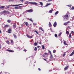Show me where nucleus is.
<instances>
[{
	"label": "nucleus",
	"mask_w": 74,
	"mask_h": 74,
	"mask_svg": "<svg viewBox=\"0 0 74 74\" xmlns=\"http://www.w3.org/2000/svg\"><path fill=\"white\" fill-rule=\"evenodd\" d=\"M26 2L25 3V4H29V3L31 4H32L33 5H36L37 4V3H35V2H28V1H26Z\"/></svg>",
	"instance_id": "obj_1"
},
{
	"label": "nucleus",
	"mask_w": 74,
	"mask_h": 74,
	"mask_svg": "<svg viewBox=\"0 0 74 74\" xmlns=\"http://www.w3.org/2000/svg\"><path fill=\"white\" fill-rule=\"evenodd\" d=\"M69 15H65L64 16V19H66L68 20L69 19Z\"/></svg>",
	"instance_id": "obj_2"
},
{
	"label": "nucleus",
	"mask_w": 74,
	"mask_h": 74,
	"mask_svg": "<svg viewBox=\"0 0 74 74\" xmlns=\"http://www.w3.org/2000/svg\"><path fill=\"white\" fill-rule=\"evenodd\" d=\"M23 5V4H19V5H12V6H18V7H20V8H21L22 7V6H20L19 5Z\"/></svg>",
	"instance_id": "obj_3"
},
{
	"label": "nucleus",
	"mask_w": 74,
	"mask_h": 74,
	"mask_svg": "<svg viewBox=\"0 0 74 74\" xmlns=\"http://www.w3.org/2000/svg\"><path fill=\"white\" fill-rule=\"evenodd\" d=\"M70 23V21H68L67 22H66L64 23V25L66 26L67 25H68L69 23Z\"/></svg>",
	"instance_id": "obj_4"
},
{
	"label": "nucleus",
	"mask_w": 74,
	"mask_h": 74,
	"mask_svg": "<svg viewBox=\"0 0 74 74\" xmlns=\"http://www.w3.org/2000/svg\"><path fill=\"white\" fill-rule=\"evenodd\" d=\"M27 12H33V10L32 9H30L29 10H27L26 11Z\"/></svg>",
	"instance_id": "obj_5"
},
{
	"label": "nucleus",
	"mask_w": 74,
	"mask_h": 74,
	"mask_svg": "<svg viewBox=\"0 0 74 74\" xmlns=\"http://www.w3.org/2000/svg\"><path fill=\"white\" fill-rule=\"evenodd\" d=\"M12 29H9L8 30V33H10L12 32Z\"/></svg>",
	"instance_id": "obj_6"
},
{
	"label": "nucleus",
	"mask_w": 74,
	"mask_h": 74,
	"mask_svg": "<svg viewBox=\"0 0 74 74\" xmlns=\"http://www.w3.org/2000/svg\"><path fill=\"white\" fill-rule=\"evenodd\" d=\"M2 12L3 13L5 14L9 13V12H8V11H4L3 12Z\"/></svg>",
	"instance_id": "obj_7"
},
{
	"label": "nucleus",
	"mask_w": 74,
	"mask_h": 74,
	"mask_svg": "<svg viewBox=\"0 0 74 74\" xmlns=\"http://www.w3.org/2000/svg\"><path fill=\"white\" fill-rule=\"evenodd\" d=\"M57 25V23L56 22H55L53 24V26L54 27H55Z\"/></svg>",
	"instance_id": "obj_8"
},
{
	"label": "nucleus",
	"mask_w": 74,
	"mask_h": 74,
	"mask_svg": "<svg viewBox=\"0 0 74 74\" xmlns=\"http://www.w3.org/2000/svg\"><path fill=\"white\" fill-rule=\"evenodd\" d=\"M50 59L52 60H53V57L52 55V54L50 56Z\"/></svg>",
	"instance_id": "obj_9"
},
{
	"label": "nucleus",
	"mask_w": 74,
	"mask_h": 74,
	"mask_svg": "<svg viewBox=\"0 0 74 74\" xmlns=\"http://www.w3.org/2000/svg\"><path fill=\"white\" fill-rule=\"evenodd\" d=\"M68 67H69V65H68L67 66L65 67L64 68V69L65 70H68Z\"/></svg>",
	"instance_id": "obj_10"
},
{
	"label": "nucleus",
	"mask_w": 74,
	"mask_h": 74,
	"mask_svg": "<svg viewBox=\"0 0 74 74\" xmlns=\"http://www.w3.org/2000/svg\"><path fill=\"white\" fill-rule=\"evenodd\" d=\"M39 29H40L42 32H44V30H43V29H42V27H39Z\"/></svg>",
	"instance_id": "obj_11"
},
{
	"label": "nucleus",
	"mask_w": 74,
	"mask_h": 74,
	"mask_svg": "<svg viewBox=\"0 0 74 74\" xmlns=\"http://www.w3.org/2000/svg\"><path fill=\"white\" fill-rule=\"evenodd\" d=\"M39 29H40L42 32H44V30H43V29H42V27H39Z\"/></svg>",
	"instance_id": "obj_12"
},
{
	"label": "nucleus",
	"mask_w": 74,
	"mask_h": 74,
	"mask_svg": "<svg viewBox=\"0 0 74 74\" xmlns=\"http://www.w3.org/2000/svg\"><path fill=\"white\" fill-rule=\"evenodd\" d=\"M74 54V50L72 52L71 54L69 55V56H71L73 55Z\"/></svg>",
	"instance_id": "obj_13"
},
{
	"label": "nucleus",
	"mask_w": 74,
	"mask_h": 74,
	"mask_svg": "<svg viewBox=\"0 0 74 74\" xmlns=\"http://www.w3.org/2000/svg\"><path fill=\"white\" fill-rule=\"evenodd\" d=\"M6 51H8L11 52H14V51H13V50H6Z\"/></svg>",
	"instance_id": "obj_14"
},
{
	"label": "nucleus",
	"mask_w": 74,
	"mask_h": 74,
	"mask_svg": "<svg viewBox=\"0 0 74 74\" xmlns=\"http://www.w3.org/2000/svg\"><path fill=\"white\" fill-rule=\"evenodd\" d=\"M64 45H67V44L66 43V41L64 40Z\"/></svg>",
	"instance_id": "obj_15"
},
{
	"label": "nucleus",
	"mask_w": 74,
	"mask_h": 74,
	"mask_svg": "<svg viewBox=\"0 0 74 74\" xmlns=\"http://www.w3.org/2000/svg\"><path fill=\"white\" fill-rule=\"evenodd\" d=\"M49 27H51L52 26V25H51V23L50 22H49Z\"/></svg>",
	"instance_id": "obj_16"
},
{
	"label": "nucleus",
	"mask_w": 74,
	"mask_h": 74,
	"mask_svg": "<svg viewBox=\"0 0 74 74\" xmlns=\"http://www.w3.org/2000/svg\"><path fill=\"white\" fill-rule=\"evenodd\" d=\"M53 11V10H50L49 12L50 13H52V12Z\"/></svg>",
	"instance_id": "obj_17"
},
{
	"label": "nucleus",
	"mask_w": 74,
	"mask_h": 74,
	"mask_svg": "<svg viewBox=\"0 0 74 74\" xmlns=\"http://www.w3.org/2000/svg\"><path fill=\"white\" fill-rule=\"evenodd\" d=\"M5 6H1L0 7V9H3L5 8Z\"/></svg>",
	"instance_id": "obj_18"
},
{
	"label": "nucleus",
	"mask_w": 74,
	"mask_h": 74,
	"mask_svg": "<svg viewBox=\"0 0 74 74\" xmlns=\"http://www.w3.org/2000/svg\"><path fill=\"white\" fill-rule=\"evenodd\" d=\"M28 22H25V25H26V26H28Z\"/></svg>",
	"instance_id": "obj_19"
},
{
	"label": "nucleus",
	"mask_w": 74,
	"mask_h": 74,
	"mask_svg": "<svg viewBox=\"0 0 74 74\" xmlns=\"http://www.w3.org/2000/svg\"><path fill=\"white\" fill-rule=\"evenodd\" d=\"M7 21L8 23H10L11 22V21L10 20H8Z\"/></svg>",
	"instance_id": "obj_20"
},
{
	"label": "nucleus",
	"mask_w": 74,
	"mask_h": 74,
	"mask_svg": "<svg viewBox=\"0 0 74 74\" xmlns=\"http://www.w3.org/2000/svg\"><path fill=\"white\" fill-rule=\"evenodd\" d=\"M13 35L15 38H17V36L15 34H13Z\"/></svg>",
	"instance_id": "obj_21"
},
{
	"label": "nucleus",
	"mask_w": 74,
	"mask_h": 74,
	"mask_svg": "<svg viewBox=\"0 0 74 74\" xmlns=\"http://www.w3.org/2000/svg\"><path fill=\"white\" fill-rule=\"evenodd\" d=\"M6 42L7 44H8V45H9L10 44V42L8 41V40H7Z\"/></svg>",
	"instance_id": "obj_22"
},
{
	"label": "nucleus",
	"mask_w": 74,
	"mask_h": 74,
	"mask_svg": "<svg viewBox=\"0 0 74 74\" xmlns=\"http://www.w3.org/2000/svg\"><path fill=\"white\" fill-rule=\"evenodd\" d=\"M13 27L14 28H16V25L15 24L14 25H13Z\"/></svg>",
	"instance_id": "obj_23"
},
{
	"label": "nucleus",
	"mask_w": 74,
	"mask_h": 74,
	"mask_svg": "<svg viewBox=\"0 0 74 74\" xmlns=\"http://www.w3.org/2000/svg\"><path fill=\"white\" fill-rule=\"evenodd\" d=\"M69 38H71L72 37V35L71 33L69 34Z\"/></svg>",
	"instance_id": "obj_24"
},
{
	"label": "nucleus",
	"mask_w": 74,
	"mask_h": 74,
	"mask_svg": "<svg viewBox=\"0 0 74 74\" xmlns=\"http://www.w3.org/2000/svg\"><path fill=\"white\" fill-rule=\"evenodd\" d=\"M59 12L58 11H57L55 13V15H57V14L58 13H59Z\"/></svg>",
	"instance_id": "obj_25"
},
{
	"label": "nucleus",
	"mask_w": 74,
	"mask_h": 74,
	"mask_svg": "<svg viewBox=\"0 0 74 74\" xmlns=\"http://www.w3.org/2000/svg\"><path fill=\"white\" fill-rule=\"evenodd\" d=\"M37 50V47H35V48L34 49V50L35 51H36Z\"/></svg>",
	"instance_id": "obj_26"
},
{
	"label": "nucleus",
	"mask_w": 74,
	"mask_h": 74,
	"mask_svg": "<svg viewBox=\"0 0 74 74\" xmlns=\"http://www.w3.org/2000/svg\"><path fill=\"white\" fill-rule=\"evenodd\" d=\"M66 52H64L63 54V56L64 57L65 56Z\"/></svg>",
	"instance_id": "obj_27"
},
{
	"label": "nucleus",
	"mask_w": 74,
	"mask_h": 74,
	"mask_svg": "<svg viewBox=\"0 0 74 74\" xmlns=\"http://www.w3.org/2000/svg\"><path fill=\"white\" fill-rule=\"evenodd\" d=\"M34 45L35 46H37L38 45V44L37 42H35L34 43Z\"/></svg>",
	"instance_id": "obj_28"
},
{
	"label": "nucleus",
	"mask_w": 74,
	"mask_h": 74,
	"mask_svg": "<svg viewBox=\"0 0 74 74\" xmlns=\"http://www.w3.org/2000/svg\"><path fill=\"white\" fill-rule=\"evenodd\" d=\"M39 3L40 4V5L41 6H42L43 5V4L41 2H40Z\"/></svg>",
	"instance_id": "obj_29"
},
{
	"label": "nucleus",
	"mask_w": 74,
	"mask_h": 74,
	"mask_svg": "<svg viewBox=\"0 0 74 74\" xmlns=\"http://www.w3.org/2000/svg\"><path fill=\"white\" fill-rule=\"evenodd\" d=\"M42 49H45V46L44 45H42Z\"/></svg>",
	"instance_id": "obj_30"
},
{
	"label": "nucleus",
	"mask_w": 74,
	"mask_h": 74,
	"mask_svg": "<svg viewBox=\"0 0 74 74\" xmlns=\"http://www.w3.org/2000/svg\"><path fill=\"white\" fill-rule=\"evenodd\" d=\"M51 5V3H49L46 5L45 6L46 7H47L48 6L50 5Z\"/></svg>",
	"instance_id": "obj_31"
},
{
	"label": "nucleus",
	"mask_w": 74,
	"mask_h": 74,
	"mask_svg": "<svg viewBox=\"0 0 74 74\" xmlns=\"http://www.w3.org/2000/svg\"><path fill=\"white\" fill-rule=\"evenodd\" d=\"M56 50H53V52L54 53H56Z\"/></svg>",
	"instance_id": "obj_32"
},
{
	"label": "nucleus",
	"mask_w": 74,
	"mask_h": 74,
	"mask_svg": "<svg viewBox=\"0 0 74 74\" xmlns=\"http://www.w3.org/2000/svg\"><path fill=\"white\" fill-rule=\"evenodd\" d=\"M9 26V25H5V27H8Z\"/></svg>",
	"instance_id": "obj_33"
},
{
	"label": "nucleus",
	"mask_w": 74,
	"mask_h": 74,
	"mask_svg": "<svg viewBox=\"0 0 74 74\" xmlns=\"http://www.w3.org/2000/svg\"><path fill=\"white\" fill-rule=\"evenodd\" d=\"M29 20L31 21H32V22H33V20L32 19H31V18L29 19Z\"/></svg>",
	"instance_id": "obj_34"
},
{
	"label": "nucleus",
	"mask_w": 74,
	"mask_h": 74,
	"mask_svg": "<svg viewBox=\"0 0 74 74\" xmlns=\"http://www.w3.org/2000/svg\"><path fill=\"white\" fill-rule=\"evenodd\" d=\"M66 33L68 34H69V32L68 31H66Z\"/></svg>",
	"instance_id": "obj_35"
},
{
	"label": "nucleus",
	"mask_w": 74,
	"mask_h": 74,
	"mask_svg": "<svg viewBox=\"0 0 74 74\" xmlns=\"http://www.w3.org/2000/svg\"><path fill=\"white\" fill-rule=\"evenodd\" d=\"M34 32H36V33L37 34H38V32L37 31H34Z\"/></svg>",
	"instance_id": "obj_36"
},
{
	"label": "nucleus",
	"mask_w": 74,
	"mask_h": 74,
	"mask_svg": "<svg viewBox=\"0 0 74 74\" xmlns=\"http://www.w3.org/2000/svg\"><path fill=\"white\" fill-rule=\"evenodd\" d=\"M55 36L56 37H57V34H55Z\"/></svg>",
	"instance_id": "obj_37"
},
{
	"label": "nucleus",
	"mask_w": 74,
	"mask_h": 74,
	"mask_svg": "<svg viewBox=\"0 0 74 74\" xmlns=\"http://www.w3.org/2000/svg\"><path fill=\"white\" fill-rule=\"evenodd\" d=\"M10 6H13V5H9L8 6L6 7V8H10Z\"/></svg>",
	"instance_id": "obj_38"
},
{
	"label": "nucleus",
	"mask_w": 74,
	"mask_h": 74,
	"mask_svg": "<svg viewBox=\"0 0 74 74\" xmlns=\"http://www.w3.org/2000/svg\"><path fill=\"white\" fill-rule=\"evenodd\" d=\"M14 9H19V8L18 7H15Z\"/></svg>",
	"instance_id": "obj_39"
},
{
	"label": "nucleus",
	"mask_w": 74,
	"mask_h": 74,
	"mask_svg": "<svg viewBox=\"0 0 74 74\" xmlns=\"http://www.w3.org/2000/svg\"><path fill=\"white\" fill-rule=\"evenodd\" d=\"M49 51V53H50L51 55H52L51 53V52L50 51Z\"/></svg>",
	"instance_id": "obj_40"
},
{
	"label": "nucleus",
	"mask_w": 74,
	"mask_h": 74,
	"mask_svg": "<svg viewBox=\"0 0 74 74\" xmlns=\"http://www.w3.org/2000/svg\"><path fill=\"white\" fill-rule=\"evenodd\" d=\"M62 32H60V33L59 34V36H61V35H62Z\"/></svg>",
	"instance_id": "obj_41"
},
{
	"label": "nucleus",
	"mask_w": 74,
	"mask_h": 74,
	"mask_svg": "<svg viewBox=\"0 0 74 74\" xmlns=\"http://www.w3.org/2000/svg\"><path fill=\"white\" fill-rule=\"evenodd\" d=\"M11 43H13L14 42H13V41L12 40H11Z\"/></svg>",
	"instance_id": "obj_42"
},
{
	"label": "nucleus",
	"mask_w": 74,
	"mask_h": 74,
	"mask_svg": "<svg viewBox=\"0 0 74 74\" xmlns=\"http://www.w3.org/2000/svg\"><path fill=\"white\" fill-rule=\"evenodd\" d=\"M27 37L28 38H30V36H29V35H27Z\"/></svg>",
	"instance_id": "obj_43"
},
{
	"label": "nucleus",
	"mask_w": 74,
	"mask_h": 74,
	"mask_svg": "<svg viewBox=\"0 0 74 74\" xmlns=\"http://www.w3.org/2000/svg\"><path fill=\"white\" fill-rule=\"evenodd\" d=\"M71 33L72 34H74V32H73V31H72L71 32Z\"/></svg>",
	"instance_id": "obj_44"
},
{
	"label": "nucleus",
	"mask_w": 74,
	"mask_h": 74,
	"mask_svg": "<svg viewBox=\"0 0 74 74\" xmlns=\"http://www.w3.org/2000/svg\"><path fill=\"white\" fill-rule=\"evenodd\" d=\"M42 56L43 57H44V58H45V55H43Z\"/></svg>",
	"instance_id": "obj_45"
},
{
	"label": "nucleus",
	"mask_w": 74,
	"mask_h": 74,
	"mask_svg": "<svg viewBox=\"0 0 74 74\" xmlns=\"http://www.w3.org/2000/svg\"><path fill=\"white\" fill-rule=\"evenodd\" d=\"M71 9H72V10H74V7H72V8H71Z\"/></svg>",
	"instance_id": "obj_46"
},
{
	"label": "nucleus",
	"mask_w": 74,
	"mask_h": 74,
	"mask_svg": "<svg viewBox=\"0 0 74 74\" xmlns=\"http://www.w3.org/2000/svg\"><path fill=\"white\" fill-rule=\"evenodd\" d=\"M45 55H48L49 54L48 53H44Z\"/></svg>",
	"instance_id": "obj_47"
},
{
	"label": "nucleus",
	"mask_w": 74,
	"mask_h": 74,
	"mask_svg": "<svg viewBox=\"0 0 74 74\" xmlns=\"http://www.w3.org/2000/svg\"><path fill=\"white\" fill-rule=\"evenodd\" d=\"M33 38V36H30V37H29V38Z\"/></svg>",
	"instance_id": "obj_48"
},
{
	"label": "nucleus",
	"mask_w": 74,
	"mask_h": 74,
	"mask_svg": "<svg viewBox=\"0 0 74 74\" xmlns=\"http://www.w3.org/2000/svg\"><path fill=\"white\" fill-rule=\"evenodd\" d=\"M38 70L39 71H41V69L40 68H38Z\"/></svg>",
	"instance_id": "obj_49"
},
{
	"label": "nucleus",
	"mask_w": 74,
	"mask_h": 74,
	"mask_svg": "<svg viewBox=\"0 0 74 74\" xmlns=\"http://www.w3.org/2000/svg\"><path fill=\"white\" fill-rule=\"evenodd\" d=\"M48 0V1L49 2L51 1H52V0Z\"/></svg>",
	"instance_id": "obj_50"
},
{
	"label": "nucleus",
	"mask_w": 74,
	"mask_h": 74,
	"mask_svg": "<svg viewBox=\"0 0 74 74\" xmlns=\"http://www.w3.org/2000/svg\"><path fill=\"white\" fill-rule=\"evenodd\" d=\"M40 46H37V48H40Z\"/></svg>",
	"instance_id": "obj_51"
},
{
	"label": "nucleus",
	"mask_w": 74,
	"mask_h": 74,
	"mask_svg": "<svg viewBox=\"0 0 74 74\" xmlns=\"http://www.w3.org/2000/svg\"><path fill=\"white\" fill-rule=\"evenodd\" d=\"M1 45H0V49H1Z\"/></svg>",
	"instance_id": "obj_52"
},
{
	"label": "nucleus",
	"mask_w": 74,
	"mask_h": 74,
	"mask_svg": "<svg viewBox=\"0 0 74 74\" xmlns=\"http://www.w3.org/2000/svg\"><path fill=\"white\" fill-rule=\"evenodd\" d=\"M25 52L27 50L26 49H24L23 50Z\"/></svg>",
	"instance_id": "obj_53"
},
{
	"label": "nucleus",
	"mask_w": 74,
	"mask_h": 74,
	"mask_svg": "<svg viewBox=\"0 0 74 74\" xmlns=\"http://www.w3.org/2000/svg\"><path fill=\"white\" fill-rule=\"evenodd\" d=\"M69 27H70V26H69L67 27V28H69Z\"/></svg>",
	"instance_id": "obj_54"
},
{
	"label": "nucleus",
	"mask_w": 74,
	"mask_h": 74,
	"mask_svg": "<svg viewBox=\"0 0 74 74\" xmlns=\"http://www.w3.org/2000/svg\"><path fill=\"white\" fill-rule=\"evenodd\" d=\"M21 2H23V0H19Z\"/></svg>",
	"instance_id": "obj_55"
},
{
	"label": "nucleus",
	"mask_w": 74,
	"mask_h": 74,
	"mask_svg": "<svg viewBox=\"0 0 74 74\" xmlns=\"http://www.w3.org/2000/svg\"><path fill=\"white\" fill-rule=\"evenodd\" d=\"M41 44V42H39V44Z\"/></svg>",
	"instance_id": "obj_56"
},
{
	"label": "nucleus",
	"mask_w": 74,
	"mask_h": 74,
	"mask_svg": "<svg viewBox=\"0 0 74 74\" xmlns=\"http://www.w3.org/2000/svg\"><path fill=\"white\" fill-rule=\"evenodd\" d=\"M44 59V60H45L47 61V60L46 59H45V58H43V59Z\"/></svg>",
	"instance_id": "obj_57"
},
{
	"label": "nucleus",
	"mask_w": 74,
	"mask_h": 74,
	"mask_svg": "<svg viewBox=\"0 0 74 74\" xmlns=\"http://www.w3.org/2000/svg\"><path fill=\"white\" fill-rule=\"evenodd\" d=\"M72 18L73 20H74V16H73V17Z\"/></svg>",
	"instance_id": "obj_58"
},
{
	"label": "nucleus",
	"mask_w": 74,
	"mask_h": 74,
	"mask_svg": "<svg viewBox=\"0 0 74 74\" xmlns=\"http://www.w3.org/2000/svg\"><path fill=\"white\" fill-rule=\"evenodd\" d=\"M13 0H9V1H13Z\"/></svg>",
	"instance_id": "obj_59"
},
{
	"label": "nucleus",
	"mask_w": 74,
	"mask_h": 74,
	"mask_svg": "<svg viewBox=\"0 0 74 74\" xmlns=\"http://www.w3.org/2000/svg\"><path fill=\"white\" fill-rule=\"evenodd\" d=\"M1 33V30L0 29V33Z\"/></svg>",
	"instance_id": "obj_60"
},
{
	"label": "nucleus",
	"mask_w": 74,
	"mask_h": 74,
	"mask_svg": "<svg viewBox=\"0 0 74 74\" xmlns=\"http://www.w3.org/2000/svg\"><path fill=\"white\" fill-rule=\"evenodd\" d=\"M37 4L38 5H40V4Z\"/></svg>",
	"instance_id": "obj_61"
},
{
	"label": "nucleus",
	"mask_w": 74,
	"mask_h": 74,
	"mask_svg": "<svg viewBox=\"0 0 74 74\" xmlns=\"http://www.w3.org/2000/svg\"><path fill=\"white\" fill-rule=\"evenodd\" d=\"M39 35H40H40H41V34H39Z\"/></svg>",
	"instance_id": "obj_62"
},
{
	"label": "nucleus",
	"mask_w": 74,
	"mask_h": 74,
	"mask_svg": "<svg viewBox=\"0 0 74 74\" xmlns=\"http://www.w3.org/2000/svg\"><path fill=\"white\" fill-rule=\"evenodd\" d=\"M10 49L9 48H8V49Z\"/></svg>",
	"instance_id": "obj_63"
},
{
	"label": "nucleus",
	"mask_w": 74,
	"mask_h": 74,
	"mask_svg": "<svg viewBox=\"0 0 74 74\" xmlns=\"http://www.w3.org/2000/svg\"><path fill=\"white\" fill-rule=\"evenodd\" d=\"M25 0H23V1H25Z\"/></svg>",
	"instance_id": "obj_64"
}]
</instances>
